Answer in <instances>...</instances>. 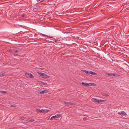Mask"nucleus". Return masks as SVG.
<instances>
[{
  "label": "nucleus",
  "mask_w": 129,
  "mask_h": 129,
  "mask_svg": "<svg viewBox=\"0 0 129 129\" xmlns=\"http://www.w3.org/2000/svg\"><path fill=\"white\" fill-rule=\"evenodd\" d=\"M39 74L42 78H49V76L46 74L43 73L41 72H38Z\"/></svg>",
  "instance_id": "nucleus-1"
},
{
  "label": "nucleus",
  "mask_w": 129,
  "mask_h": 129,
  "mask_svg": "<svg viewBox=\"0 0 129 129\" xmlns=\"http://www.w3.org/2000/svg\"><path fill=\"white\" fill-rule=\"evenodd\" d=\"M49 110L48 109H42L40 110L39 109H36V111L37 112H47L49 111Z\"/></svg>",
  "instance_id": "nucleus-2"
},
{
  "label": "nucleus",
  "mask_w": 129,
  "mask_h": 129,
  "mask_svg": "<svg viewBox=\"0 0 129 129\" xmlns=\"http://www.w3.org/2000/svg\"><path fill=\"white\" fill-rule=\"evenodd\" d=\"M62 116V114H57L55 116L52 117L50 118L51 120H52V119L53 118H56Z\"/></svg>",
  "instance_id": "nucleus-3"
},
{
  "label": "nucleus",
  "mask_w": 129,
  "mask_h": 129,
  "mask_svg": "<svg viewBox=\"0 0 129 129\" xmlns=\"http://www.w3.org/2000/svg\"><path fill=\"white\" fill-rule=\"evenodd\" d=\"M119 115H120L119 117L120 118L123 117H124L126 115V113H118Z\"/></svg>",
  "instance_id": "nucleus-4"
},
{
  "label": "nucleus",
  "mask_w": 129,
  "mask_h": 129,
  "mask_svg": "<svg viewBox=\"0 0 129 129\" xmlns=\"http://www.w3.org/2000/svg\"><path fill=\"white\" fill-rule=\"evenodd\" d=\"M106 74L109 75V76H115V74L114 73H106Z\"/></svg>",
  "instance_id": "nucleus-5"
},
{
  "label": "nucleus",
  "mask_w": 129,
  "mask_h": 129,
  "mask_svg": "<svg viewBox=\"0 0 129 129\" xmlns=\"http://www.w3.org/2000/svg\"><path fill=\"white\" fill-rule=\"evenodd\" d=\"M47 92V90H42V91H40V94H42L46 93Z\"/></svg>",
  "instance_id": "nucleus-6"
},
{
  "label": "nucleus",
  "mask_w": 129,
  "mask_h": 129,
  "mask_svg": "<svg viewBox=\"0 0 129 129\" xmlns=\"http://www.w3.org/2000/svg\"><path fill=\"white\" fill-rule=\"evenodd\" d=\"M84 86H87V85H88V83H84L82 82L81 83Z\"/></svg>",
  "instance_id": "nucleus-7"
},
{
  "label": "nucleus",
  "mask_w": 129,
  "mask_h": 129,
  "mask_svg": "<svg viewBox=\"0 0 129 129\" xmlns=\"http://www.w3.org/2000/svg\"><path fill=\"white\" fill-rule=\"evenodd\" d=\"M92 99L95 102H97V103H99V100H98V99H95V98H92Z\"/></svg>",
  "instance_id": "nucleus-8"
},
{
  "label": "nucleus",
  "mask_w": 129,
  "mask_h": 129,
  "mask_svg": "<svg viewBox=\"0 0 129 129\" xmlns=\"http://www.w3.org/2000/svg\"><path fill=\"white\" fill-rule=\"evenodd\" d=\"M70 102H64V103L67 106H70Z\"/></svg>",
  "instance_id": "nucleus-9"
},
{
  "label": "nucleus",
  "mask_w": 129,
  "mask_h": 129,
  "mask_svg": "<svg viewBox=\"0 0 129 129\" xmlns=\"http://www.w3.org/2000/svg\"><path fill=\"white\" fill-rule=\"evenodd\" d=\"M94 83H88V85H87V86H94Z\"/></svg>",
  "instance_id": "nucleus-10"
},
{
  "label": "nucleus",
  "mask_w": 129,
  "mask_h": 129,
  "mask_svg": "<svg viewBox=\"0 0 129 129\" xmlns=\"http://www.w3.org/2000/svg\"><path fill=\"white\" fill-rule=\"evenodd\" d=\"M35 120L34 119H32L30 120H28V121H27L26 122L27 123H28L29 122H33L35 121Z\"/></svg>",
  "instance_id": "nucleus-11"
},
{
  "label": "nucleus",
  "mask_w": 129,
  "mask_h": 129,
  "mask_svg": "<svg viewBox=\"0 0 129 129\" xmlns=\"http://www.w3.org/2000/svg\"><path fill=\"white\" fill-rule=\"evenodd\" d=\"M106 101L105 100H99V103H100L101 102H105Z\"/></svg>",
  "instance_id": "nucleus-12"
},
{
  "label": "nucleus",
  "mask_w": 129,
  "mask_h": 129,
  "mask_svg": "<svg viewBox=\"0 0 129 129\" xmlns=\"http://www.w3.org/2000/svg\"><path fill=\"white\" fill-rule=\"evenodd\" d=\"M28 75L30 78H32L33 77V75L30 73H28Z\"/></svg>",
  "instance_id": "nucleus-13"
},
{
  "label": "nucleus",
  "mask_w": 129,
  "mask_h": 129,
  "mask_svg": "<svg viewBox=\"0 0 129 129\" xmlns=\"http://www.w3.org/2000/svg\"><path fill=\"white\" fill-rule=\"evenodd\" d=\"M25 118L26 117H22L20 118V119L21 120H24Z\"/></svg>",
  "instance_id": "nucleus-14"
},
{
  "label": "nucleus",
  "mask_w": 129,
  "mask_h": 129,
  "mask_svg": "<svg viewBox=\"0 0 129 129\" xmlns=\"http://www.w3.org/2000/svg\"><path fill=\"white\" fill-rule=\"evenodd\" d=\"M89 71H87L86 70H84V72L85 73L89 74Z\"/></svg>",
  "instance_id": "nucleus-15"
},
{
  "label": "nucleus",
  "mask_w": 129,
  "mask_h": 129,
  "mask_svg": "<svg viewBox=\"0 0 129 129\" xmlns=\"http://www.w3.org/2000/svg\"><path fill=\"white\" fill-rule=\"evenodd\" d=\"M33 10L34 12H36L38 10V9L36 8H34L33 9Z\"/></svg>",
  "instance_id": "nucleus-16"
},
{
  "label": "nucleus",
  "mask_w": 129,
  "mask_h": 129,
  "mask_svg": "<svg viewBox=\"0 0 129 129\" xmlns=\"http://www.w3.org/2000/svg\"><path fill=\"white\" fill-rule=\"evenodd\" d=\"M93 72L92 71H89V74H91L92 75L93 73Z\"/></svg>",
  "instance_id": "nucleus-17"
},
{
  "label": "nucleus",
  "mask_w": 129,
  "mask_h": 129,
  "mask_svg": "<svg viewBox=\"0 0 129 129\" xmlns=\"http://www.w3.org/2000/svg\"><path fill=\"white\" fill-rule=\"evenodd\" d=\"M75 105V104L72 103H70V105L73 106Z\"/></svg>",
  "instance_id": "nucleus-18"
},
{
  "label": "nucleus",
  "mask_w": 129,
  "mask_h": 129,
  "mask_svg": "<svg viewBox=\"0 0 129 129\" xmlns=\"http://www.w3.org/2000/svg\"><path fill=\"white\" fill-rule=\"evenodd\" d=\"M104 95L105 96H109V95H108V94H107L106 93H105L104 94Z\"/></svg>",
  "instance_id": "nucleus-19"
},
{
  "label": "nucleus",
  "mask_w": 129,
  "mask_h": 129,
  "mask_svg": "<svg viewBox=\"0 0 129 129\" xmlns=\"http://www.w3.org/2000/svg\"><path fill=\"white\" fill-rule=\"evenodd\" d=\"M10 106L11 107H15L16 106L14 105H12Z\"/></svg>",
  "instance_id": "nucleus-20"
},
{
  "label": "nucleus",
  "mask_w": 129,
  "mask_h": 129,
  "mask_svg": "<svg viewBox=\"0 0 129 129\" xmlns=\"http://www.w3.org/2000/svg\"><path fill=\"white\" fill-rule=\"evenodd\" d=\"M1 92L3 93H6V91H1Z\"/></svg>",
  "instance_id": "nucleus-21"
},
{
  "label": "nucleus",
  "mask_w": 129,
  "mask_h": 129,
  "mask_svg": "<svg viewBox=\"0 0 129 129\" xmlns=\"http://www.w3.org/2000/svg\"><path fill=\"white\" fill-rule=\"evenodd\" d=\"M93 73L92 75H95L97 74V73L95 72H93Z\"/></svg>",
  "instance_id": "nucleus-22"
},
{
  "label": "nucleus",
  "mask_w": 129,
  "mask_h": 129,
  "mask_svg": "<svg viewBox=\"0 0 129 129\" xmlns=\"http://www.w3.org/2000/svg\"><path fill=\"white\" fill-rule=\"evenodd\" d=\"M25 14H23V15H22V17H24L25 16Z\"/></svg>",
  "instance_id": "nucleus-23"
},
{
  "label": "nucleus",
  "mask_w": 129,
  "mask_h": 129,
  "mask_svg": "<svg viewBox=\"0 0 129 129\" xmlns=\"http://www.w3.org/2000/svg\"><path fill=\"white\" fill-rule=\"evenodd\" d=\"M118 113H125L124 111H121L120 112H118Z\"/></svg>",
  "instance_id": "nucleus-24"
},
{
  "label": "nucleus",
  "mask_w": 129,
  "mask_h": 129,
  "mask_svg": "<svg viewBox=\"0 0 129 129\" xmlns=\"http://www.w3.org/2000/svg\"><path fill=\"white\" fill-rule=\"evenodd\" d=\"M42 35L44 36H46V35H45V34H42Z\"/></svg>",
  "instance_id": "nucleus-25"
},
{
  "label": "nucleus",
  "mask_w": 129,
  "mask_h": 129,
  "mask_svg": "<svg viewBox=\"0 0 129 129\" xmlns=\"http://www.w3.org/2000/svg\"><path fill=\"white\" fill-rule=\"evenodd\" d=\"M15 52H18V50H15Z\"/></svg>",
  "instance_id": "nucleus-26"
},
{
  "label": "nucleus",
  "mask_w": 129,
  "mask_h": 129,
  "mask_svg": "<svg viewBox=\"0 0 129 129\" xmlns=\"http://www.w3.org/2000/svg\"><path fill=\"white\" fill-rule=\"evenodd\" d=\"M55 41V42H56V41Z\"/></svg>",
  "instance_id": "nucleus-27"
},
{
  "label": "nucleus",
  "mask_w": 129,
  "mask_h": 129,
  "mask_svg": "<svg viewBox=\"0 0 129 129\" xmlns=\"http://www.w3.org/2000/svg\"><path fill=\"white\" fill-rule=\"evenodd\" d=\"M50 38H52V37H50Z\"/></svg>",
  "instance_id": "nucleus-28"
}]
</instances>
